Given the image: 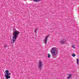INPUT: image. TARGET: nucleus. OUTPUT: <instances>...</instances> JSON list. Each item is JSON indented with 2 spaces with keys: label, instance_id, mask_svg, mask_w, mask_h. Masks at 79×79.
I'll use <instances>...</instances> for the list:
<instances>
[{
  "label": "nucleus",
  "instance_id": "9d476101",
  "mask_svg": "<svg viewBox=\"0 0 79 79\" xmlns=\"http://www.w3.org/2000/svg\"><path fill=\"white\" fill-rule=\"evenodd\" d=\"M76 54H74V53H73V54H72V56H73V57H75V56H76Z\"/></svg>",
  "mask_w": 79,
  "mask_h": 79
},
{
  "label": "nucleus",
  "instance_id": "1a4fd4ad",
  "mask_svg": "<svg viewBox=\"0 0 79 79\" xmlns=\"http://www.w3.org/2000/svg\"><path fill=\"white\" fill-rule=\"evenodd\" d=\"M79 59H77V65H79Z\"/></svg>",
  "mask_w": 79,
  "mask_h": 79
},
{
  "label": "nucleus",
  "instance_id": "f257e3e1",
  "mask_svg": "<svg viewBox=\"0 0 79 79\" xmlns=\"http://www.w3.org/2000/svg\"><path fill=\"white\" fill-rule=\"evenodd\" d=\"M13 35L12 37V41H11V42L13 44H14L15 41L16 40V39L18 37V35L19 34V31L16 30V28H14L13 29Z\"/></svg>",
  "mask_w": 79,
  "mask_h": 79
},
{
  "label": "nucleus",
  "instance_id": "f8f14e48",
  "mask_svg": "<svg viewBox=\"0 0 79 79\" xmlns=\"http://www.w3.org/2000/svg\"><path fill=\"white\" fill-rule=\"evenodd\" d=\"M38 29H37L36 28L35 30V32L36 34H37Z\"/></svg>",
  "mask_w": 79,
  "mask_h": 79
},
{
  "label": "nucleus",
  "instance_id": "f03ea898",
  "mask_svg": "<svg viewBox=\"0 0 79 79\" xmlns=\"http://www.w3.org/2000/svg\"><path fill=\"white\" fill-rule=\"evenodd\" d=\"M5 73H5L4 75V77H6V79H8L10 78V74L9 73V71L6 70L5 71Z\"/></svg>",
  "mask_w": 79,
  "mask_h": 79
},
{
  "label": "nucleus",
  "instance_id": "6e6552de",
  "mask_svg": "<svg viewBox=\"0 0 79 79\" xmlns=\"http://www.w3.org/2000/svg\"><path fill=\"white\" fill-rule=\"evenodd\" d=\"M41 0H33V2H40Z\"/></svg>",
  "mask_w": 79,
  "mask_h": 79
},
{
  "label": "nucleus",
  "instance_id": "9b49d317",
  "mask_svg": "<svg viewBox=\"0 0 79 79\" xmlns=\"http://www.w3.org/2000/svg\"><path fill=\"white\" fill-rule=\"evenodd\" d=\"M51 57V56L50 55V54H48V58H50Z\"/></svg>",
  "mask_w": 79,
  "mask_h": 79
},
{
  "label": "nucleus",
  "instance_id": "7ed1b4c3",
  "mask_svg": "<svg viewBox=\"0 0 79 79\" xmlns=\"http://www.w3.org/2000/svg\"><path fill=\"white\" fill-rule=\"evenodd\" d=\"M51 52L52 55H54V56H55V55H56L57 54V51L56 50V49L55 48H52L51 51Z\"/></svg>",
  "mask_w": 79,
  "mask_h": 79
},
{
  "label": "nucleus",
  "instance_id": "20e7f679",
  "mask_svg": "<svg viewBox=\"0 0 79 79\" xmlns=\"http://www.w3.org/2000/svg\"><path fill=\"white\" fill-rule=\"evenodd\" d=\"M42 63H43V62L40 61L38 63V66L40 69H41L42 67Z\"/></svg>",
  "mask_w": 79,
  "mask_h": 79
},
{
  "label": "nucleus",
  "instance_id": "2eb2a0df",
  "mask_svg": "<svg viewBox=\"0 0 79 79\" xmlns=\"http://www.w3.org/2000/svg\"><path fill=\"white\" fill-rule=\"evenodd\" d=\"M55 58V57L54 56V57H53V58Z\"/></svg>",
  "mask_w": 79,
  "mask_h": 79
},
{
  "label": "nucleus",
  "instance_id": "0eeeda50",
  "mask_svg": "<svg viewBox=\"0 0 79 79\" xmlns=\"http://www.w3.org/2000/svg\"><path fill=\"white\" fill-rule=\"evenodd\" d=\"M72 76V75L71 74H69V76L67 77V79H69L71 78V77Z\"/></svg>",
  "mask_w": 79,
  "mask_h": 79
},
{
  "label": "nucleus",
  "instance_id": "4468645a",
  "mask_svg": "<svg viewBox=\"0 0 79 79\" xmlns=\"http://www.w3.org/2000/svg\"><path fill=\"white\" fill-rule=\"evenodd\" d=\"M4 47L5 48H6V47H7V46L5 45H4Z\"/></svg>",
  "mask_w": 79,
  "mask_h": 79
},
{
  "label": "nucleus",
  "instance_id": "ddd939ff",
  "mask_svg": "<svg viewBox=\"0 0 79 79\" xmlns=\"http://www.w3.org/2000/svg\"><path fill=\"white\" fill-rule=\"evenodd\" d=\"M72 48H76L75 47V46H74V45H73L72 46Z\"/></svg>",
  "mask_w": 79,
  "mask_h": 79
},
{
  "label": "nucleus",
  "instance_id": "423d86ee",
  "mask_svg": "<svg viewBox=\"0 0 79 79\" xmlns=\"http://www.w3.org/2000/svg\"><path fill=\"white\" fill-rule=\"evenodd\" d=\"M66 42V40H61L60 42V44H64V43Z\"/></svg>",
  "mask_w": 79,
  "mask_h": 79
},
{
  "label": "nucleus",
  "instance_id": "39448f33",
  "mask_svg": "<svg viewBox=\"0 0 79 79\" xmlns=\"http://www.w3.org/2000/svg\"><path fill=\"white\" fill-rule=\"evenodd\" d=\"M48 37H49V36H47L45 38V39L44 40L45 42V44H47V40H48Z\"/></svg>",
  "mask_w": 79,
  "mask_h": 79
}]
</instances>
